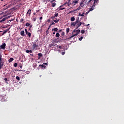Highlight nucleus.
<instances>
[{
  "mask_svg": "<svg viewBox=\"0 0 124 124\" xmlns=\"http://www.w3.org/2000/svg\"><path fill=\"white\" fill-rule=\"evenodd\" d=\"M9 30H10V28L7 29L6 30H4L2 35H3V34H4L5 33H6V32H7V31H9Z\"/></svg>",
  "mask_w": 124,
  "mask_h": 124,
  "instance_id": "4468645a",
  "label": "nucleus"
},
{
  "mask_svg": "<svg viewBox=\"0 0 124 124\" xmlns=\"http://www.w3.org/2000/svg\"><path fill=\"white\" fill-rule=\"evenodd\" d=\"M51 4L52 7H55V6H56V3H52Z\"/></svg>",
  "mask_w": 124,
  "mask_h": 124,
  "instance_id": "7c9ffc66",
  "label": "nucleus"
},
{
  "mask_svg": "<svg viewBox=\"0 0 124 124\" xmlns=\"http://www.w3.org/2000/svg\"><path fill=\"white\" fill-rule=\"evenodd\" d=\"M46 34H49V31H48V30L46 31Z\"/></svg>",
  "mask_w": 124,
  "mask_h": 124,
  "instance_id": "3c124183",
  "label": "nucleus"
},
{
  "mask_svg": "<svg viewBox=\"0 0 124 124\" xmlns=\"http://www.w3.org/2000/svg\"><path fill=\"white\" fill-rule=\"evenodd\" d=\"M42 19H43L42 16H41V17H40V20H42Z\"/></svg>",
  "mask_w": 124,
  "mask_h": 124,
  "instance_id": "13d9d810",
  "label": "nucleus"
},
{
  "mask_svg": "<svg viewBox=\"0 0 124 124\" xmlns=\"http://www.w3.org/2000/svg\"><path fill=\"white\" fill-rule=\"evenodd\" d=\"M25 73H26V74H30V72L29 71H26Z\"/></svg>",
  "mask_w": 124,
  "mask_h": 124,
  "instance_id": "a19ab883",
  "label": "nucleus"
},
{
  "mask_svg": "<svg viewBox=\"0 0 124 124\" xmlns=\"http://www.w3.org/2000/svg\"><path fill=\"white\" fill-rule=\"evenodd\" d=\"M84 1H86V0H81V1L80 2V3L81 4H83Z\"/></svg>",
  "mask_w": 124,
  "mask_h": 124,
  "instance_id": "c9c22d12",
  "label": "nucleus"
},
{
  "mask_svg": "<svg viewBox=\"0 0 124 124\" xmlns=\"http://www.w3.org/2000/svg\"><path fill=\"white\" fill-rule=\"evenodd\" d=\"M82 23V25H84V26H86V24H85V23H83V22H81Z\"/></svg>",
  "mask_w": 124,
  "mask_h": 124,
  "instance_id": "4d7b16f0",
  "label": "nucleus"
},
{
  "mask_svg": "<svg viewBox=\"0 0 124 124\" xmlns=\"http://www.w3.org/2000/svg\"><path fill=\"white\" fill-rule=\"evenodd\" d=\"M38 56L39 57V58H38L39 59H40L41 57H43V55H42V53H39L38 54Z\"/></svg>",
  "mask_w": 124,
  "mask_h": 124,
  "instance_id": "dca6fc26",
  "label": "nucleus"
},
{
  "mask_svg": "<svg viewBox=\"0 0 124 124\" xmlns=\"http://www.w3.org/2000/svg\"><path fill=\"white\" fill-rule=\"evenodd\" d=\"M29 53H31V54L32 53V50H29Z\"/></svg>",
  "mask_w": 124,
  "mask_h": 124,
  "instance_id": "a18cd8bd",
  "label": "nucleus"
},
{
  "mask_svg": "<svg viewBox=\"0 0 124 124\" xmlns=\"http://www.w3.org/2000/svg\"><path fill=\"white\" fill-rule=\"evenodd\" d=\"M81 33H82V34L85 33V31L84 30H81Z\"/></svg>",
  "mask_w": 124,
  "mask_h": 124,
  "instance_id": "ea45409f",
  "label": "nucleus"
},
{
  "mask_svg": "<svg viewBox=\"0 0 124 124\" xmlns=\"http://www.w3.org/2000/svg\"><path fill=\"white\" fill-rule=\"evenodd\" d=\"M64 54H65V52H62V55H64Z\"/></svg>",
  "mask_w": 124,
  "mask_h": 124,
  "instance_id": "603ef678",
  "label": "nucleus"
},
{
  "mask_svg": "<svg viewBox=\"0 0 124 124\" xmlns=\"http://www.w3.org/2000/svg\"><path fill=\"white\" fill-rule=\"evenodd\" d=\"M27 35H28V36H29V37L31 38V32H29L27 33Z\"/></svg>",
  "mask_w": 124,
  "mask_h": 124,
  "instance_id": "4be33fe9",
  "label": "nucleus"
},
{
  "mask_svg": "<svg viewBox=\"0 0 124 124\" xmlns=\"http://www.w3.org/2000/svg\"><path fill=\"white\" fill-rule=\"evenodd\" d=\"M84 15H85V13H83L82 14L79 13V16H84Z\"/></svg>",
  "mask_w": 124,
  "mask_h": 124,
  "instance_id": "a878e982",
  "label": "nucleus"
},
{
  "mask_svg": "<svg viewBox=\"0 0 124 124\" xmlns=\"http://www.w3.org/2000/svg\"><path fill=\"white\" fill-rule=\"evenodd\" d=\"M55 33H56V32H53V34H55Z\"/></svg>",
  "mask_w": 124,
  "mask_h": 124,
  "instance_id": "774afa93",
  "label": "nucleus"
},
{
  "mask_svg": "<svg viewBox=\"0 0 124 124\" xmlns=\"http://www.w3.org/2000/svg\"><path fill=\"white\" fill-rule=\"evenodd\" d=\"M78 34V33L73 34L71 37L68 38L67 39H71V38H72V37H74V36H77Z\"/></svg>",
  "mask_w": 124,
  "mask_h": 124,
  "instance_id": "9b49d317",
  "label": "nucleus"
},
{
  "mask_svg": "<svg viewBox=\"0 0 124 124\" xmlns=\"http://www.w3.org/2000/svg\"><path fill=\"white\" fill-rule=\"evenodd\" d=\"M85 26H86V27H88V26H90V24H87V25H86Z\"/></svg>",
  "mask_w": 124,
  "mask_h": 124,
  "instance_id": "e2e57ef3",
  "label": "nucleus"
},
{
  "mask_svg": "<svg viewBox=\"0 0 124 124\" xmlns=\"http://www.w3.org/2000/svg\"><path fill=\"white\" fill-rule=\"evenodd\" d=\"M17 65H18V64L16 62L14 64V66L15 67H17Z\"/></svg>",
  "mask_w": 124,
  "mask_h": 124,
  "instance_id": "473e14b6",
  "label": "nucleus"
},
{
  "mask_svg": "<svg viewBox=\"0 0 124 124\" xmlns=\"http://www.w3.org/2000/svg\"><path fill=\"white\" fill-rule=\"evenodd\" d=\"M4 64V62L0 61V69H1L2 68V67H3Z\"/></svg>",
  "mask_w": 124,
  "mask_h": 124,
  "instance_id": "1a4fd4ad",
  "label": "nucleus"
},
{
  "mask_svg": "<svg viewBox=\"0 0 124 124\" xmlns=\"http://www.w3.org/2000/svg\"><path fill=\"white\" fill-rule=\"evenodd\" d=\"M80 22V19H79V17H78L75 22H71V27H75L78 23H79Z\"/></svg>",
  "mask_w": 124,
  "mask_h": 124,
  "instance_id": "f03ea898",
  "label": "nucleus"
},
{
  "mask_svg": "<svg viewBox=\"0 0 124 124\" xmlns=\"http://www.w3.org/2000/svg\"><path fill=\"white\" fill-rule=\"evenodd\" d=\"M26 27H30L31 26V24L29 23H27L25 25Z\"/></svg>",
  "mask_w": 124,
  "mask_h": 124,
  "instance_id": "c85d7f7f",
  "label": "nucleus"
},
{
  "mask_svg": "<svg viewBox=\"0 0 124 124\" xmlns=\"http://www.w3.org/2000/svg\"><path fill=\"white\" fill-rule=\"evenodd\" d=\"M20 23H22V22H24V19L21 18V19L20 20Z\"/></svg>",
  "mask_w": 124,
  "mask_h": 124,
  "instance_id": "79ce46f5",
  "label": "nucleus"
},
{
  "mask_svg": "<svg viewBox=\"0 0 124 124\" xmlns=\"http://www.w3.org/2000/svg\"><path fill=\"white\" fill-rule=\"evenodd\" d=\"M22 67H23L22 66H20V68H22Z\"/></svg>",
  "mask_w": 124,
  "mask_h": 124,
  "instance_id": "69168bd1",
  "label": "nucleus"
},
{
  "mask_svg": "<svg viewBox=\"0 0 124 124\" xmlns=\"http://www.w3.org/2000/svg\"><path fill=\"white\" fill-rule=\"evenodd\" d=\"M4 81H6V83H7V84H8V82H7V81H8V80L7 79V78H5Z\"/></svg>",
  "mask_w": 124,
  "mask_h": 124,
  "instance_id": "4c0bfd02",
  "label": "nucleus"
},
{
  "mask_svg": "<svg viewBox=\"0 0 124 124\" xmlns=\"http://www.w3.org/2000/svg\"><path fill=\"white\" fill-rule=\"evenodd\" d=\"M54 22L55 23H59V22H60V19H55L54 20Z\"/></svg>",
  "mask_w": 124,
  "mask_h": 124,
  "instance_id": "412c9836",
  "label": "nucleus"
},
{
  "mask_svg": "<svg viewBox=\"0 0 124 124\" xmlns=\"http://www.w3.org/2000/svg\"><path fill=\"white\" fill-rule=\"evenodd\" d=\"M69 31H70V29H69V28H67L66 30V33H68V32H69Z\"/></svg>",
  "mask_w": 124,
  "mask_h": 124,
  "instance_id": "cd10ccee",
  "label": "nucleus"
},
{
  "mask_svg": "<svg viewBox=\"0 0 124 124\" xmlns=\"http://www.w3.org/2000/svg\"><path fill=\"white\" fill-rule=\"evenodd\" d=\"M38 47V43H34L32 45V50H37V48Z\"/></svg>",
  "mask_w": 124,
  "mask_h": 124,
  "instance_id": "7ed1b4c3",
  "label": "nucleus"
},
{
  "mask_svg": "<svg viewBox=\"0 0 124 124\" xmlns=\"http://www.w3.org/2000/svg\"><path fill=\"white\" fill-rule=\"evenodd\" d=\"M28 32H28V31H26V32H25L26 34H28Z\"/></svg>",
  "mask_w": 124,
  "mask_h": 124,
  "instance_id": "680f3d73",
  "label": "nucleus"
},
{
  "mask_svg": "<svg viewBox=\"0 0 124 124\" xmlns=\"http://www.w3.org/2000/svg\"><path fill=\"white\" fill-rule=\"evenodd\" d=\"M52 31H58V29H57V28H54V29H52Z\"/></svg>",
  "mask_w": 124,
  "mask_h": 124,
  "instance_id": "393cba45",
  "label": "nucleus"
},
{
  "mask_svg": "<svg viewBox=\"0 0 124 124\" xmlns=\"http://www.w3.org/2000/svg\"><path fill=\"white\" fill-rule=\"evenodd\" d=\"M5 46H6V44L4 43L0 46V48H1V49H3V50H5Z\"/></svg>",
  "mask_w": 124,
  "mask_h": 124,
  "instance_id": "423d86ee",
  "label": "nucleus"
},
{
  "mask_svg": "<svg viewBox=\"0 0 124 124\" xmlns=\"http://www.w3.org/2000/svg\"><path fill=\"white\" fill-rule=\"evenodd\" d=\"M39 66H41V67H42V68H43V67L44 68H45V67H46V65H45V64H44V63H43V64H40L39 65Z\"/></svg>",
  "mask_w": 124,
  "mask_h": 124,
  "instance_id": "2eb2a0df",
  "label": "nucleus"
},
{
  "mask_svg": "<svg viewBox=\"0 0 124 124\" xmlns=\"http://www.w3.org/2000/svg\"><path fill=\"white\" fill-rule=\"evenodd\" d=\"M29 26L30 29H31L32 28V25H30Z\"/></svg>",
  "mask_w": 124,
  "mask_h": 124,
  "instance_id": "864d4df0",
  "label": "nucleus"
},
{
  "mask_svg": "<svg viewBox=\"0 0 124 124\" xmlns=\"http://www.w3.org/2000/svg\"><path fill=\"white\" fill-rule=\"evenodd\" d=\"M67 5V6H70V5H72V3H71V2H70V0H68V2H65L63 5Z\"/></svg>",
  "mask_w": 124,
  "mask_h": 124,
  "instance_id": "20e7f679",
  "label": "nucleus"
},
{
  "mask_svg": "<svg viewBox=\"0 0 124 124\" xmlns=\"http://www.w3.org/2000/svg\"><path fill=\"white\" fill-rule=\"evenodd\" d=\"M5 18H6V20H7V19H9V18H10V16H8L7 17H5Z\"/></svg>",
  "mask_w": 124,
  "mask_h": 124,
  "instance_id": "09e8293b",
  "label": "nucleus"
},
{
  "mask_svg": "<svg viewBox=\"0 0 124 124\" xmlns=\"http://www.w3.org/2000/svg\"><path fill=\"white\" fill-rule=\"evenodd\" d=\"M56 46H57V44H56V43H55L54 42H52V44H51L49 45V47H55Z\"/></svg>",
  "mask_w": 124,
  "mask_h": 124,
  "instance_id": "39448f33",
  "label": "nucleus"
},
{
  "mask_svg": "<svg viewBox=\"0 0 124 124\" xmlns=\"http://www.w3.org/2000/svg\"><path fill=\"white\" fill-rule=\"evenodd\" d=\"M36 14L35 13H33V15H35Z\"/></svg>",
  "mask_w": 124,
  "mask_h": 124,
  "instance_id": "338daca9",
  "label": "nucleus"
},
{
  "mask_svg": "<svg viewBox=\"0 0 124 124\" xmlns=\"http://www.w3.org/2000/svg\"><path fill=\"white\" fill-rule=\"evenodd\" d=\"M99 0H89V1L87 2V5H90L91 7H94L98 3Z\"/></svg>",
  "mask_w": 124,
  "mask_h": 124,
  "instance_id": "f257e3e1",
  "label": "nucleus"
},
{
  "mask_svg": "<svg viewBox=\"0 0 124 124\" xmlns=\"http://www.w3.org/2000/svg\"><path fill=\"white\" fill-rule=\"evenodd\" d=\"M25 32L28 31V30L27 29H25Z\"/></svg>",
  "mask_w": 124,
  "mask_h": 124,
  "instance_id": "0e129e2a",
  "label": "nucleus"
},
{
  "mask_svg": "<svg viewBox=\"0 0 124 124\" xmlns=\"http://www.w3.org/2000/svg\"><path fill=\"white\" fill-rule=\"evenodd\" d=\"M51 25H49V27L47 29V31H49V30H50V28H51Z\"/></svg>",
  "mask_w": 124,
  "mask_h": 124,
  "instance_id": "de8ad7c7",
  "label": "nucleus"
},
{
  "mask_svg": "<svg viewBox=\"0 0 124 124\" xmlns=\"http://www.w3.org/2000/svg\"><path fill=\"white\" fill-rule=\"evenodd\" d=\"M56 0H50V2H54Z\"/></svg>",
  "mask_w": 124,
  "mask_h": 124,
  "instance_id": "8fccbe9b",
  "label": "nucleus"
},
{
  "mask_svg": "<svg viewBox=\"0 0 124 124\" xmlns=\"http://www.w3.org/2000/svg\"><path fill=\"white\" fill-rule=\"evenodd\" d=\"M71 22H74V21H75V17H72L71 18Z\"/></svg>",
  "mask_w": 124,
  "mask_h": 124,
  "instance_id": "a211bd4d",
  "label": "nucleus"
},
{
  "mask_svg": "<svg viewBox=\"0 0 124 124\" xmlns=\"http://www.w3.org/2000/svg\"><path fill=\"white\" fill-rule=\"evenodd\" d=\"M77 3H79V0H74L72 2V4H73V5H76V4H77Z\"/></svg>",
  "mask_w": 124,
  "mask_h": 124,
  "instance_id": "0eeeda50",
  "label": "nucleus"
},
{
  "mask_svg": "<svg viewBox=\"0 0 124 124\" xmlns=\"http://www.w3.org/2000/svg\"><path fill=\"white\" fill-rule=\"evenodd\" d=\"M79 41H82V40L83 39V36H81L80 38H79Z\"/></svg>",
  "mask_w": 124,
  "mask_h": 124,
  "instance_id": "e433bc0d",
  "label": "nucleus"
},
{
  "mask_svg": "<svg viewBox=\"0 0 124 124\" xmlns=\"http://www.w3.org/2000/svg\"><path fill=\"white\" fill-rule=\"evenodd\" d=\"M5 20H6V18H5V17L3 18L0 21V23H2V22H4Z\"/></svg>",
  "mask_w": 124,
  "mask_h": 124,
  "instance_id": "6ab92c4d",
  "label": "nucleus"
},
{
  "mask_svg": "<svg viewBox=\"0 0 124 124\" xmlns=\"http://www.w3.org/2000/svg\"><path fill=\"white\" fill-rule=\"evenodd\" d=\"M75 32H77V33H79V32H80V30L78 29V30H76V29H75L73 31L72 33H75Z\"/></svg>",
  "mask_w": 124,
  "mask_h": 124,
  "instance_id": "9d476101",
  "label": "nucleus"
},
{
  "mask_svg": "<svg viewBox=\"0 0 124 124\" xmlns=\"http://www.w3.org/2000/svg\"><path fill=\"white\" fill-rule=\"evenodd\" d=\"M57 47H59V49H62V46H57Z\"/></svg>",
  "mask_w": 124,
  "mask_h": 124,
  "instance_id": "c03bdc74",
  "label": "nucleus"
},
{
  "mask_svg": "<svg viewBox=\"0 0 124 124\" xmlns=\"http://www.w3.org/2000/svg\"><path fill=\"white\" fill-rule=\"evenodd\" d=\"M13 60H14V59H13V58H10V59L8 61L9 62H12L13 61Z\"/></svg>",
  "mask_w": 124,
  "mask_h": 124,
  "instance_id": "aec40b11",
  "label": "nucleus"
},
{
  "mask_svg": "<svg viewBox=\"0 0 124 124\" xmlns=\"http://www.w3.org/2000/svg\"><path fill=\"white\" fill-rule=\"evenodd\" d=\"M20 35H21L22 36H25V31H22L20 32Z\"/></svg>",
  "mask_w": 124,
  "mask_h": 124,
  "instance_id": "f8f14e48",
  "label": "nucleus"
},
{
  "mask_svg": "<svg viewBox=\"0 0 124 124\" xmlns=\"http://www.w3.org/2000/svg\"><path fill=\"white\" fill-rule=\"evenodd\" d=\"M49 0L50 1V0H46V2H49Z\"/></svg>",
  "mask_w": 124,
  "mask_h": 124,
  "instance_id": "5fc2aeb1",
  "label": "nucleus"
},
{
  "mask_svg": "<svg viewBox=\"0 0 124 124\" xmlns=\"http://www.w3.org/2000/svg\"><path fill=\"white\" fill-rule=\"evenodd\" d=\"M31 9H29L27 12V14H29L30 16H31Z\"/></svg>",
  "mask_w": 124,
  "mask_h": 124,
  "instance_id": "b1692460",
  "label": "nucleus"
},
{
  "mask_svg": "<svg viewBox=\"0 0 124 124\" xmlns=\"http://www.w3.org/2000/svg\"><path fill=\"white\" fill-rule=\"evenodd\" d=\"M54 24H55V23L52 22L50 25H51V26L52 25H54Z\"/></svg>",
  "mask_w": 124,
  "mask_h": 124,
  "instance_id": "bf43d9fd",
  "label": "nucleus"
},
{
  "mask_svg": "<svg viewBox=\"0 0 124 124\" xmlns=\"http://www.w3.org/2000/svg\"><path fill=\"white\" fill-rule=\"evenodd\" d=\"M55 36L56 37H60V33H57Z\"/></svg>",
  "mask_w": 124,
  "mask_h": 124,
  "instance_id": "72a5a7b5",
  "label": "nucleus"
},
{
  "mask_svg": "<svg viewBox=\"0 0 124 124\" xmlns=\"http://www.w3.org/2000/svg\"><path fill=\"white\" fill-rule=\"evenodd\" d=\"M2 57V55L0 53V62H1L2 61V59L1 58Z\"/></svg>",
  "mask_w": 124,
  "mask_h": 124,
  "instance_id": "bb28decb",
  "label": "nucleus"
},
{
  "mask_svg": "<svg viewBox=\"0 0 124 124\" xmlns=\"http://www.w3.org/2000/svg\"><path fill=\"white\" fill-rule=\"evenodd\" d=\"M90 13L89 11L88 12H86V14H89V13Z\"/></svg>",
  "mask_w": 124,
  "mask_h": 124,
  "instance_id": "052dcab7",
  "label": "nucleus"
},
{
  "mask_svg": "<svg viewBox=\"0 0 124 124\" xmlns=\"http://www.w3.org/2000/svg\"><path fill=\"white\" fill-rule=\"evenodd\" d=\"M16 80H17V81H20V77H19L18 76H16Z\"/></svg>",
  "mask_w": 124,
  "mask_h": 124,
  "instance_id": "2f4dec72",
  "label": "nucleus"
},
{
  "mask_svg": "<svg viewBox=\"0 0 124 124\" xmlns=\"http://www.w3.org/2000/svg\"><path fill=\"white\" fill-rule=\"evenodd\" d=\"M84 6V5H83V4H80L78 8V9H81V8H82V7H83Z\"/></svg>",
  "mask_w": 124,
  "mask_h": 124,
  "instance_id": "f3484780",
  "label": "nucleus"
},
{
  "mask_svg": "<svg viewBox=\"0 0 124 124\" xmlns=\"http://www.w3.org/2000/svg\"><path fill=\"white\" fill-rule=\"evenodd\" d=\"M61 35L62 36H63V35H64V32H62V33H61Z\"/></svg>",
  "mask_w": 124,
  "mask_h": 124,
  "instance_id": "37998d69",
  "label": "nucleus"
},
{
  "mask_svg": "<svg viewBox=\"0 0 124 124\" xmlns=\"http://www.w3.org/2000/svg\"><path fill=\"white\" fill-rule=\"evenodd\" d=\"M93 7H92V8H90V9H89V11L90 12V11H93V10L94 9Z\"/></svg>",
  "mask_w": 124,
  "mask_h": 124,
  "instance_id": "f704fd0d",
  "label": "nucleus"
},
{
  "mask_svg": "<svg viewBox=\"0 0 124 124\" xmlns=\"http://www.w3.org/2000/svg\"><path fill=\"white\" fill-rule=\"evenodd\" d=\"M63 5H62L61 6H60L59 7V10H63V9H65V8H62V7L63 6Z\"/></svg>",
  "mask_w": 124,
  "mask_h": 124,
  "instance_id": "ddd939ff",
  "label": "nucleus"
},
{
  "mask_svg": "<svg viewBox=\"0 0 124 124\" xmlns=\"http://www.w3.org/2000/svg\"><path fill=\"white\" fill-rule=\"evenodd\" d=\"M31 56V57H33V54H30Z\"/></svg>",
  "mask_w": 124,
  "mask_h": 124,
  "instance_id": "6e6d98bb",
  "label": "nucleus"
},
{
  "mask_svg": "<svg viewBox=\"0 0 124 124\" xmlns=\"http://www.w3.org/2000/svg\"><path fill=\"white\" fill-rule=\"evenodd\" d=\"M26 53H30V50H26Z\"/></svg>",
  "mask_w": 124,
  "mask_h": 124,
  "instance_id": "49530a36",
  "label": "nucleus"
},
{
  "mask_svg": "<svg viewBox=\"0 0 124 124\" xmlns=\"http://www.w3.org/2000/svg\"><path fill=\"white\" fill-rule=\"evenodd\" d=\"M59 16V13H56L54 16V19H55V17H58Z\"/></svg>",
  "mask_w": 124,
  "mask_h": 124,
  "instance_id": "5701e85b",
  "label": "nucleus"
},
{
  "mask_svg": "<svg viewBox=\"0 0 124 124\" xmlns=\"http://www.w3.org/2000/svg\"><path fill=\"white\" fill-rule=\"evenodd\" d=\"M81 25H83V23L82 22H78L76 25V29H78Z\"/></svg>",
  "mask_w": 124,
  "mask_h": 124,
  "instance_id": "6e6552de",
  "label": "nucleus"
},
{
  "mask_svg": "<svg viewBox=\"0 0 124 124\" xmlns=\"http://www.w3.org/2000/svg\"><path fill=\"white\" fill-rule=\"evenodd\" d=\"M77 10H79V9H78V8L77 9L73 10V11L70 12L69 13H71L72 12H74V11H77Z\"/></svg>",
  "mask_w": 124,
  "mask_h": 124,
  "instance_id": "c756f323",
  "label": "nucleus"
},
{
  "mask_svg": "<svg viewBox=\"0 0 124 124\" xmlns=\"http://www.w3.org/2000/svg\"><path fill=\"white\" fill-rule=\"evenodd\" d=\"M32 21H34V22H35L36 21V17H34L33 18Z\"/></svg>",
  "mask_w": 124,
  "mask_h": 124,
  "instance_id": "58836bf2",
  "label": "nucleus"
}]
</instances>
